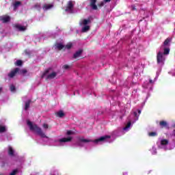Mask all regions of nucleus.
<instances>
[{"instance_id":"6e6552de","label":"nucleus","mask_w":175,"mask_h":175,"mask_svg":"<svg viewBox=\"0 0 175 175\" xmlns=\"http://www.w3.org/2000/svg\"><path fill=\"white\" fill-rule=\"evenodd\" d=\"M26 75L27 74V70L25 69H22L21 70L18 68H15L14 70H12L9 74L8 77L12 79L16 76V75Z\"/></svg>"},{"instance_id":"a878e982","label":"nucleus","mask_w":175,"mask_h":175,"mask_svg":"<svg viewBox=\"0 0 175 175\" xmlns=\"http://www.w3.org/2000/svg\"><path fill=\"white\" fill-rule=\"evenodd\" d=\"M159 124L160 126H167V122L166 121H161Z\"/></svg>"},{"instance_id":"f704fd0d","label":"nucleus","mask_w":175,"mask_h":175,"mask_svg":"<svg viewBox=\"0 0 175 175\" xmlns=\"http://www.w3.org/2000/svg\"><path fill=\"white\" fill-rule=\"evenodd\" d=\"M123 175H128V172H123Z\"/></svg>"},{"instance_id":"72a5a7b5","label":"nucleus","mask_w":175,"mask_h":175,"mask_svg":"<svg viewBox=\"0 0 175 175\" xmlns=\"http://www.w3.org/2000/svg\"><path fill=\"white\" fill-rule=\"evenodd\" d=\"M144 88H148V86H146V84L143 85Z\"/></svg>"},{"instance_id":"c756f323","label":"nucleus","mask_w":175,"mask_h":175,"mask_svg":"<svg viewBox=\"0 0 175 175\" xmlns=\"http://www.w3.org/2000/svg\"><path fill=\"white\" fill-rule=\"evenodd\" d=\"M35 8L36 9H38V10H40V4H36Z\"/></svg>"},{"instance_id":"7c9ffc66","label":"nucleus","mask_w":175,"mask_h":175,"mask_svg":"<svg viewBox=\"0 0 175 175\" xmlns=\"http://www.w3.org/2000/svg\"><path fill=\"white\" fill-rule=\"evenodd\" d=\"M69 68H70V66H69L68 65L63 66V69L68 70V69H69Z\"/></svg>"},{"instance_id":"4468645a","label":"nucleus","mask_w":175,"mask_h":175,"mask_svg":"<svg viewBox=\"0 0 175 175\" xmlns=\"http://www.w3.org/2000/svg\"><path fill=\"white\" fill-rule=\"evenodd\" d=\"M83 53V50L82 49H79V51H77L73 55V58H75V59H77V58H80V57H81V53Z\"/></svg>"},{"instance_id":"39448f33","label":"nucleus","mask_w":175,"mask_h":175,"mask_svg":"<svg viewBox=\"0 0 175 175\" xmlns=\"http://www.w3.org/2000/svg\"><path fill=\"white\" fill-rule=\"evenodd\" d=\"M170 42L172 39L167 38L160 48V50L164 51V55H167L170 53Z\"/></svg>"},{"instance_id":"2f4dec72","label":"nucleus","mask_w":175,"mask_h":175,"mask_svg":"<svg viewBox=\"0 0 175 175\" xmlns=\"http://www.w3.org/2000/svg\"><path fill=\"white\" fill-rule=\"evenodd\" d=\"M72 134H73V131H67V135H72Z\"/></svg>"},{"instance_id":"a211bd4d","label":"nucleus","mask_w":175,"mask_h":175,"mask_svg":"<svg viewBox=\"0 0 175 175\" xmlns=\"http://www.w3.org/2000/svg\"><path fill=\"white\" fill-rule=\"evenodd\" d=\"M53 4H45L44 5L42 9L43 10H50V9H52Z\"/></svg>"},{"instance_id":"f3484780","label":"nucleus","mask_w":175,"mask_h":175,"mask_svg":"<svg viewBox=\"0 0 175 175\" xmlns=\"http://www.w3.org/2000/svg\"><path fill=\"white\" fill-rule=\"evenodd\" d=\"M15 27L16 29H18V31H25V29H27V27L23 26L21 25H16Z\"/></svg>"},{"instance_id":"cd10ccee","label":"nucleus","mask_w":175,"mask_h":175,"mask_svg":"<svg viewBox=\"0 0 175 175\" xmlns=\"http://www.w3.org/2000/svg\"><path fill=\"white\" fill-rule=\"evenodd\" d=\"M10 90L11 92H14L16 91V87L13 85H11L10 86Z\"/></svg>"},{"instance_id":"aec40b11","label":"nucleus","mask_w":175,"mask_h":175,"mask_svg":"<svg viewBox=\"0 0 175 175\" xmlns=\"http://www.w3.org/2000/svg\"><path fill=\"white\" fill-rule=\"evenodd\" d=\"M8 131V127L4 125H0V133H3V132H6Z\"/></svg>"},{"instance_id":"dca6fc26","label":"nucleus","mask_w":175,"mask_h":175,"mask_svg":"<svg viewBox=\"0 0 175 175\" xmlns=\"http://www.w3.org/2000/svg\"><path fill=\"white\" fill-rule=\"evenodd\" d=\"M56 116L59 117V118H62L65 117V112L64 111L60 110L55 113Z\"/></svg>"},{"instance_id":"f8f14e48","label":"nucleus","mask_w":175,"mask_h":175,"mask_svg":"<svg viewBox=\"0 0 175 175\" xmlns=\"http://www.w3.org/2000/svg\"><path fill=\"white\" fill-rule=\"evenodd\" d=\"M14 10H17L20 6H21V2L18 1H14L13 4Z\"/></svg>"},{"instance_id":"473e14b6","label":"nucleus","mask_w":175,"mask_h":175,"mask_svg":"<svg viewBox=\"0 0 175 175\" xmlns=\"http://www.w3.org/2000/svg\"><path fill=\"white\" fill-rule=\"evenodd\" d=\"M149 81H150V84H152V83H154V82L155 81V80H154V81H152V79H150Z\"/></svg>"},{"instance_id":"f03ea898","label":"nucleus","mask_w":175,"mask_h":175,"mask_svg":"<svg viewBox=\"0 0 175 175\" xmlns=\"http://www.w3.org/2000/svg\"><path fill=\"white\" fill-rule=\"evenodd\" d=\"M109 140H110L109 135H104V136L100 137L99 138L96 139L93 141L91 139H85L84 137H81L79 139L77 144L79 147H85V144H87V143H90L91 142H93V143H94V144H102V143H106V142H109Z\"/></svg>"},{"instance_id":"9b49d317","label":"nucleus","mask_w":175,"mask_h":175,"mask_svg":"<svg viewBox=\"0 0 175 175\" xmlns=\"http://www.w3.org/2000/svg\"><path fill=\"white\" fill-rule=\"evenodd\" d=\"M8 154L10 155V157H16L17 153H16V151L12 146H8Z\"/></svg>"},{"instance_id":"1a4fd4ad","label":"nucleus","mask_w":175,"mask_h":175,"mask_svg":"<svg viewBox=\"0 0 175 175\" xmlns=\"http://www.w3.org/2000/svg\"><path fill=\"white\" fill-rule=\"evenodd\" d=\"M65 10L66 13H69L70 14L76 13V11L75 10V1H69Z\"/></svg>"},{"instance_id":"e433bc0d","label":"nucleus","mask_w":175,"mask_h":175,"mask_svg":"<svg viewBox=\"0 0 175 175\" xmlns=\"http://www.w3.org/2000/svg\"><path fill=\"white\" fill-rule=\"evenodd\" d=\"M1 91H2V88H0V92H1Z\"/></svg>"},{"instance_id":"5701e85b","label":"nucleus","mask_w":175,"mask_h":175,"mask_svg":"<svg viewBox=\"0 0 175 175\" xmlns=\"http://www.w3.org/2000/svg\"><path fill=\"white\" fill-rule=\"evenodd\" d=\"M42 128H43L44 132H46V131H47V129H50V126H49V124L46 123H44L42 124Z\"/></svg>"},{"instance_id":"412c9836","label":"nucleus","mask_w":175,"mask_h":175,"mask_svg":"<svg viewBox=\"0 0 175 175\" xmlns=\"http://www.w3.org/2000/svg\"><path fill=\"white\" fill-rule=\"evenodd\" d=\"M29 105H31V100H27L25 102V110L29 109Z\"/></svg>"},{"instance_id":"2eb2a0df","label":"nucleus","mask_w":175,"mask_h":175,"mask_svg":"<svg viewBox=\"0 0 175 175\" xmlns=\"http://www.w3.org/2000/svg\"><path fill=\"white\" fill-rule=\"evenodd\" d=\"M95 3H96V0H90V6L94 10L98 9V6Z\"/></svg>"},{"instance_id":"c85d7f7f","label":"nucleus","mask_w":175,"mask_h":175,"mask_svg":"<svg viewBox=\"0 0 175 175\" xmlns=\"http://www.w3.org/2000/svg\"><path fill=\"white\" fill-rule=\"evenodd\" d=\"M22 64H23V62H21V60H17L16 62V66H21Z\"/></svg>"},{"instance_id":"6ab92c4d","label":"nucleus","mask_w":175,"mask_h":175,"mask_svg":"<svg viewBox=\"0 0 175 175\" xmlns=\"http://www.w3.org/2000/svg\"><path fill=\"white\" fill-rule=\"evenodd\" d=\"M148 136H149V137H156V136H158V133H157V131L149 132Z\"/></svg>"},{"instance_id":"0eeeda50","label":"nucleus","mask_w":175,"mask_h":175,"mask_svg":"<svg viewBox=\"0 0 175 175\" xmlns=\"http://www.w3.org/2000/svg\"><path fill=\"white\" fill-rule=\"evenodd\" d=\"M159 148H161L163 150H173L172 145L169 144V140L162 139L160 140V143L158 144Z\"/></svg>"},{"instance_id":"7ed1b4c3","label":"nucleus","mask_w":175,"mask_h":175,"mask_svg":"<svg viewBox=\"0 0 175 175\" xmlns=\"http://www.w3.org/2000/svg\"><path fill=\"white\" fill-rule=\"evenodd\" d=\"M141 113L142 111H140V109H137V111H134L133 112L131 117H133L134 120H130V121L126 124L122 130L119 132L118 136H122V135H125L126 132H129V131H131V128H132V124H135V122L139 120V116H140Z\"/></svg>"},{"instance_id":"4be33fe9","label":"nucleus","mask_w":175,"mask_h":175,"mask_svg":"<svg viewBox=\"0 0 175 175\" xmlns=\"http://www.w3.org/2000/svg\"><path fill=\"white\" fill-rule=\"evenodd\" d=\"M55 48L58 50H62V49H65V46L61 43L56 44Z\"/></svg>"},{"instance_id":"f257e3e1","label":"nucleus","mask_w":175,"mask_h":175,"mask_svg":"<svg viewBox=\"0 0 175 175\" xmlns=\"http://www.w3.org/2000/svg\"><path fill=\"white\" fill-rule=\"evenodd\" d=\"M27 124L31 132L38 135V136H40V137L42 139H44L46 142V144L49 146H54L55 147H64V146H65V143H69V142H72V139H73L72 136H68L67 137H57L53 139L47 137L44 131H43V130H42V129L36 124L32 123L29 120H27Z\"/></svg>"},{"instance_id":"393cba45","label":"nucleus","mask_w":175,"mask_h":175,"mask_svg":"<svg viewBox=\"0 0 175 175\" xmlns=\"http://www.w3.org/2000/svg\"><path fill=\"white\" fill-rule=\"evenodd\" d=\"M107 2H110V0H103V1L98 4V6H105V3H107Z\"/></svg>"},{"instance_id":"bb28decb","label":"nucleus","mask_w":175,"mask_h":175,"mask_svg":"<svg viewBox=\"0 0 175 175\" xmlns=\"http://www.w3.org/2000/svg\"><path fill=\"white\" fill-rule=\"evenodd\" d=\"M72 46H73L72 44V42H70V43L67 44L64 47H65V49H67V50H69L70 49H72Z\"/></svg>"},{"instance_id":"9d476101","label":"nucleus","mask_w":175,"mask_h":175,"mask_svg":"<svg viewBox=\"0 0 175 175\" xmlns=\"http://www.w3.org/2000/svg\"><path fill=\"white\" fill-rule=\"evenodd\" d=\"M163 54H165L164 51H162V49H160L159 51L157 53V63L161 64V65H163L165 64V57L163 56Z\"/></svg>"},{"instance_id":"20e7f679","label":"nucleus","mask_w":175,"mask_h":175,"mask_svg":"<svg viewBox=\"0 0 175 175\" xmlns=\"http://www.w3.org/2000/svg\"><path fill=\"white\" fill-rule=\"evenodd\" d=\"M90 19H81L79 22L80 27H81V32H88L91 26Z\"/></svg>"},{"instance_id":"c9c22d12","label":"nucleus","mask_w":175,"mask_h":175,"mask_svg":"<svg viewBox=\"0 0 175 175\" xmlns=\"http://www.w3.org/2000/svg\"><path fill=\"white\" fill-rule=\"evenodd\" d=\"M172 135H173V136H175V131H174Z\"/></svg>"},{"instance_id":"ddd939ff","label":"nucleus","mask_w":175,"mask_h":175,"mask_svg":"<svg viewBox=\"0 0 175 175\" xmlns=\"http://www.w3.org/2000/svg\"><path fill=\"white\" fill-rule=\"evenodd\" d=\"M1 21H3V23H8V21H10V16L8 15L0 16Z\"/></svg>"},{"instance_id":"423d86ee","label":"nucleus","mask_w":175,"mask_h":175,"mask_svg":"<svg viewBox=\"0 0 175 175\" xmlns=\"http://www.w3.org/2000/svg\"><path fill=\"white\" fill-rule=\"evenodd\" d=\"M57 77V72L53 70L51 68H49L42 75V77H45L47 80H52V79H55Z\"/></svg>"},{"instance_id":"b1692460","label":"nucleus","mask_w":175,"mask_h":175,"mask_svg":"<svg viewBox=\"0 0 175 175\" xmlns=\"http://www.w3.org/2000/svg\"><path fill=\"white\" fill-rule=\"evenodd\" d=\"M151 154L152 155H155L157 154V147L152 146V149L150 150Z\"/></svg>"}]
</instances>
